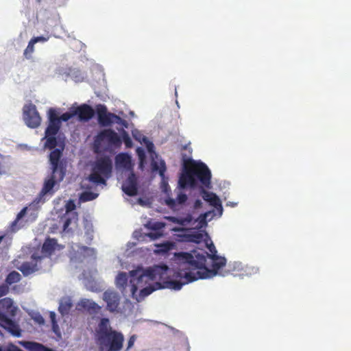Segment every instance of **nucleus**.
Instances as JSON below:
<instances>
[{"instance_id": "864d4df0", "label": "nucleus", "mask_w": 351, "mask_h": 351, "mask_svg": "<svg viewBox=\"0 0 351 351\" xmlns=\"http://www.w3.org/2000/svg\"><path fill=\"white\" fill-rule=\"evenodd\" d=\"M145 143H147V148L148 152H154V144L148 141V140Z\"/></svg>"}, {"instance_id": "13d9d810", "label": "nucleus", "mask_w": 351, "mask_h": 351, "mask_svg": "<svg viewBox=\"0 0 351 351\" xmlns=\"http://www.w3.org/2000/svg\"><path fill=\"white\" fill-rule=\"evenodd\" d=\"M208 213H205V214L204 215V217H206L207 216V215H208Z\"/></svg>"}, {"instance_id": "39448f33", "label": "nucleus", "mask_w": 351, "mask_h": 351, "mask_svg": "<svg viewBox=\"0 0 351 351\" xmlns=\"http://www.w3.org/2000/svg\"><path fill=\"white\" fill-rule=\"evenodd\" d=\"M161 270L167 271L168 267L163 265L162 267H156L154 268H149L146 270H143L141 268L132 270L130 271V287L131 293L134 297L138 290V285H141L143 282L147 283L149 281L156 280L161 276Z\"/></svg>"}, {"instance_id": "4be33fe9", "label": "nucleus", "mask_w": 351, "mask_h": 351, "mask_svg": "<svg viewBox=\"0 0 351 351\" xmlns=\"http://www.w3.org/2000/svg\"><path fill=\"white\" fill-rule=\"evenodd\" d=\"M187 200V196L183 193H179L176 199L167 198L166 204L171 208H174L177 204H182Z\"/></svg>"}, {"instance_id": "2eb2a0df", "label": "nucleus", "mask_w": 351, "mask_h": 351, "mask_svg": "<svg viewBox=\"0 0 351 351\" xmlns=\"http://www.w3.org/2000/svg\"><path fill=\"white\" fill-rule=\"evenodd\" d=\"M201 194L202 198L208 202L210 206L215 208L219 216H221L223 213V207L219 197L215 193L207 191L204 189H202Z\"/></svg>"}, {"instance_id": "09e8293b", "label": "nucleus", "mask_w": 351, "mask_h": 351, "mask_svg": "<svg viewBox=\"0 0 351 351\" xmlns=\"http://www.w3.org/2000/svg\"><path fill=\"white\" fill-rule=\"evenodd\" d=\"M136 152H137L138 156L139 157V160L141 161V163L142 164L143 162V161L145 160V152L141 148H138L136 149Z\"/></svg>"}, {"instance_id": "f8f14e48", "label": "nucleus", "mask_w": 351, "mask_h": 351, "mask_svg": "<svg viewBox=\"0 0 351 351\" xmlns=\"http://www.w3.org/2000/svg\"><path fill=\"white\" fill-rule=\"evenodd\" d=\"M103 300L107 304V310L112 313L117 311L120 303V297L117 292L111 290L106 291L103 294Z\"/></svg>"}, {"instance_id": "6e6552de", "label": "nucleus", "mask_w": 351, "mask_h": 351, "mask_svg": "<svg viewBox=\"0 0 351 351\" xmlns=\"http://www.w3.org/2000/svg\"><path fill=\"white\" fill-rule=\"evenodd\" d=\"M23 119L27 125L32 128H38L41 122V118L32 104H26L23 108Z\"/></svg>"}, {"instance_id": "052dcab7", "label": "nucleus", "mask_w": 351, "mask_h": 351, "mask_svg": "<svg viewBox=\"0 0 351 351\" xmlns=\"http://www.w3.org/2000/svg\"><path fill=\"white\" fill-rule=\"evenodd\" d=\"M230 205H232V206H234L235 205V204L230 203Z\"/></svg>"}, {"instance_id": "a878e982", "label": "nucleus", "mask_w": 351, "mask_h": 351, "mask_svg": "<svg viewBox=\"0 0 351 351\" xmlns=\"http://www.w3.org/2000/svg\"><path fill=\"white\" fill-rule=\"evenodd\" d=\"M152 170L154 171H158L160 176L163 178L167 167L165 161L161 160L160 165L157 162L153 161L152 163Z\"/></svg>"}, {"instance_id": "79ce46f5", "label": "nucleus", "mask_w": 351, "mask_h": 351, "mask_svg": "<svg viewBox=\"0 0 351 351\" xmlns=\"http://www.w3.org/2000/svg\"><path fill=\"white\" fill-rule=\"evenodd\" d=\"M49 121H60V119L58 117L57 112L53 108H50L48 112Z\"/></svg>"}, {"instance_id": "6ab92c4d", "label": "nucleus", "mask_w": 351, "mask_h": 351, "mask_svg": "<svg viewBox=\"0 0 351 351\" xmlns=\"http://www.w3.org/2000/svg\"><path fill=\"white\" fill-rule=\"evenodd\" d=\"M116 165L127 170L132 169L131 156L127 153H120L115 157Z\"/></svg>"}, {"instance_id": "dca6fc26", "label": "nucleus", "mask_w": 351, "mask_h": 351, "mask_svg": "<svg viewBox=\"0 0 351 351\" xmlns=\"http://www.w3.org/2000/svg\"><path fill=\"white\" fill-rule=\"evenodd\" d=\"M17 307L14 305V302L10 298H4L0 300V315L5 317H14Z\"/></svg>"}, {"instance_id": "c756f323", "label": "nucleus", "mask_w": 351, "mask_h": 351, "mask_svg": "<svg viewBox=\"0 0 351 351\" xmlns=\"http://www.w3.org/2000/svg\"><path fill=\"white\" fill-rule=\"evenodd\" d=\"M169 221L173 223L184 226L188 223H190L192 220V218L190 215H189L185 218H177L176 217H169Z\"/></svg>"}, {"instance_id": "4c0bfd02", "label": "nucleus", "mask_w": 351, "mask_h": 351, "mask_svg": "<svg viewBox=\"0 0 351 351\" xmlns=\"http://www.w3.org/2000/svg\"><path fill=\"white\" fill-rule=\"evenodd\" d=\"M206 246L210 252V254H208L207 252H204L202 254H204L206 256V261H207L208 258L217 256V251L215 248V246L213 243V242H210V243H206Z\"/></svg>"}, {"instance_id": "e433bc0d", "label": "nucleus", "mask_w": 351, "mask_h": 351, "mask_svg": "<svg viewBox=\"0 0 351 351\" xmlns=\"http://www.w3.org/2000/svg\"><path fill=\"white\" fill-rule=\"evenodd\" d=\"M8 170V165L5 156L0 154V175L5 174Z\"/></svg>"}, {"instance_id": "a211bd4d", "label": "nucleus", "mask_w": 351, "mask_h": 351, "mask_svg": "<svg viewBox=\"0 0 351 351\" xmlns=\"http://www.w3.org/2000/svg\"><path fill=\"white\" fill-rule=\"evenodd\" d=\"M97 139L99 141L106 140L110 144L115 146H120L121 144V138L111 129L104 130L100 132L97 135Z\"/></svg>"}, {"instance_id": "c9c22d12", "label": "nucleus", "mask_w": 351, "mask_h": 351, "mask_svg": "<svg viewBox=\"0 0 351 351\" xmlns=\"http://www.w3.org/2000/svg\"><path fill=\"white\" fill-rule=\"evenodd\" d=\"M34 45L35 44L30 40L23 53L25 58L30 59L32 58V55L34 51Z\"/></svg>"}, {"instance_id": "cd10ccee", "label": "nucleus", "mask_w": 351, "mask_h": 351, "mask_svg": "<svg viewBox=\"0 0 351 351\" xmlns=\"http://www.w3.org/2000/svg\"><path fill=\"white\" fill-rule=\"evenodd\" d=\"M72 306L73 304L69 300L61 301L58 310L62 315H66L69 313Z\"/></svg>"}, {"instance_id": "f257e3e1", "label": "nucleus", "mask_w": 351, "mask_h": 351, "mask_svg": "<svg viewBox=\"0 0 351 351\" xmlns=\"http://www.w3.org/2000/svg\"><path fill=\"white\" fill-rule=\"evenodd\" d=\"M176 256L179 265L173 274L175 279L169 280L166 283L168 288L177 291L189 282L215 276L226 262L225 258L217 255L208 258L209 263L206 256L197 251L193 253L180 252Z\"/></svg>"}, {"instance_id": "5fc2aeb1", "label": "nucleus", "mask_w": 351, "mask_h": 351, "mask_svg": "<svg viewBox=\"0 0 351 351\" xmlns=\"http://www.w3.org/2000/svg\"><path fill=\"white\" fill-rule=\"evenodd\" d=\"M202 205V202L199 199H197L195 202V207L198 208Z\"/></svg>"}, {"instance_id": "58836bf2", "label": "nucleus", "mask_w": 351, "mask_h": 351, "mask_svg": "<svg viewBox=\"0 0 351 351\" xmlns=\"http://www.w3.org/2000/svg\"><path fill=\"white\" fill-rule=\"evenodd\" d=\"M49 317L52 325V330L55 333L59 332V326L56 320V315L54 312L51 311L49 313Z\"/></svg>"}, {"instance_id": "423d86ee", "label": "nucleus", "mask_w": 351, "mask_h": 351, "mask_svg": "<svg viewBox=\"0 0 351 351\" xmlns=\"http://www.w3.org/2000/svg\"><path fill=\"white\" fill-rule=\"evenodd\" d=\"M112 162L109 156L98 158L93 167L88 180L95 184H106V179L111 176Z\"/></svg>"}, {"instance_id": "2f4dec72", "label": "nucleus", "mask_w": 351, "mask_h": 351, "mask_svg": "<svg viewBox=\"0 0 351 351\" xmlns=\"http://www.w3.org/2000/svg\"><path fill=\"white\" fill-rule=\"evenodd\" d=\"M119 132L121 133L123 141L125 143L126 147H131L132 146V141L128 133L123 128L119 130Z\"/></svg>"}, {"instance_id": "6e6d98bb", "label": "nucleus", "mask_w": 351, "mask_h": 351, "mask_svg": "<svg viewBox=\"0 0 351 351\" xmlns=\"http://www.w3.org/2000/svg\"><path fill=\"white\" fill-rule=\"evenodd\" d=\"M258 271V269L257 267H252V271H250V274H256Z\"/></svg>"}, {"instance_id": "aec40b11", "label": "nucleus", "mask_w": 351, "mask_h": 351, "mask_svg": "<svg viewBox=\"0 0 351 351\" xmlns=\"http://www.w3.org/2000/svg\"><path fill=\"white\" fill-rule=\"evenodd\" d=\"M79 306L86 310L90 315H95L99 313L101 306L96 302L88 299H84L79 303Z\"/></svg>"}, {"instance_id": "20e7f679", "label": "nucleus", "mask_w": 351, "mask_h": 351, "mask_svg": "<svg viewBox=\"0 0 351 351\" xmlns=\"http://www.w3.org/2000/svg\"><path fill=\"white\" fill-rule=\"evenodd\" d=\"M211 172L206 164L203 162L196 163L191 160L190 165L186 166V171L182 173L179 179V185L184 189L186 186L195 188L197 184V180L206 188L211 187Z\"/></svg>"}, {"instance_id": "393cba45", "label": "nucleus", "mask_w": 351, "mask_h": 351, "mask_svg": "<svg viewBox=\"0 0 351 351\" xmlns=\"http://www.w3.org/2000/svg\"><path fill=\"white\" fill-rule=\"evenodd\" d=\"M60 121H49L45 130V135H56L60 128Z\"/></svg>"}, {"instance_id": "8fccbe9b", "label": "nucleus", "mask_w": 351, "mask_h": 351, "mask_svg": "<svg viewBox=\"0 0 351 351\" xmlns=\"http://www.w3.org/2000/svg\"><path fill=\"white\" fill-rule=\"evenodd\" d=\"M147 236L152 240H156L162 236V234L159 232H149L147 234Z\"/></svg>"}, {"instance_id": "a19ab883", "label": "nucleus", "mask_w": 351, "mask_h": 351, "mask_svg": "<svg viewBox=\"0 0 351 351\" xmlns=\"http://www.w3.org/2000/svg\"><path fill=\"white\" fill-rule=\"evenodd\" d=\"M165 223H163V222H160V221H156V222H154V223H149L148 225H147V227L152 230H155V231H159L160 230H162L163 228H165Z\"/></svg>"}, {"instance_id": "c85d7f7f", "label": "nucleus", "mask_w": 351, "mask_h": 351, "mask_svg": "<svg viewBox=\"0 0 351 351\" xmlns=\"http://www.w3.org/2000/svg\"><path fill=\"white\" fill-rule=\"evenodd\" d=\"M204 234L200 232H195L188 235L189 241L195 243H199L204 239Z\"/></svg>"}, {"instance_id": "412c9836", "label": "nucleus", "mask_w": 351, "mask_h": 351, "mask_svg": "<svg viewBox=\"0 0 351 351\" xmlns=\"http://www.w3.org/2000/svg\"><path fill=\"white\" fill-rule=\"evenodd\" d=\"M19 343L29 351H53L51 349L47 348L43 344L36 342L19 341Z\"/></svg>"}, {"instance_id": "7c9ffc66", "label": "nucleus", "mask_w": 351, "mask_h": 351, "mask_svg": "<svg viewBox=\"0 0 351 351\" xmlns=\"http://www.w3.org/2000/svg\"><path fill=\"white\" fill-rule=\"evenodd\" d=\"M21 276L18 272L12 271L7 276L5 281L8 284L11 285L19 282Z\"/></svg>"}, {"instance_id": "b1692460", "label": "nucleus", "mask_w": 351, "mask_h": 351, "mask_svg": "<svg viewBox=\"0 0 351 351\" xmlns=\"http://www.w3.org/2000/svg\"><path fill=\"white\" fill-rule=\"evenodd\" d=\"M128 277L125 272H120L116 278V286L121 291H124L127 287Z\"/></svg>"}, {"instance_id": "ea45409f", "label": "nucleus", "mask_w": 351, "mask_h": 351, "mask_svg": "<svg viewBox=\"0 0 351 351\" xmlns=\"http://www.w3.org/2000/svg\"><path fill=\"white\" fill-rule=\"evenodd\" d=\"M75 113L74 107H72V108H71V109H70V111H69V112H64V113H63V114L60 117V121H69L70 119H71L72 117H75Z\"/></svg>"}, {"instance_id": "9d476101", "label": "nucleus", "mask_w": 351, "mask_h": 351, "mask_svg": "<svg viewBox=\"0 0 351 351\" xmlns=\"http://www.w3.org/2000/svg\"><path fill=\"white\" fill-rule=\"evenodd\" d=\"M99 123L102 126H110L114 123L115 114L108 112L107 108L104 104H98L96 106Z\"/></svg>"}, {"instance_id": "603ef678", "label": "nucleus", "mask_w": 351, "mask_h": 351, "mask_svg": "<svg viewBox=\"0 0 351 351\" xmlns=\"http://www.w3.org/2000/svg\"><path fill=\"white\" fill-rule=\"evenodd\" d=\"M135 341H136L135 335L131 336L128 341V348L127 349H130V348H132L134 346Z\"/></svg>"}, {"instance_id": "72a5a7b5", "label": "nucleus", "mask_w": 351, "mask_h": 351, "mask_svg": "<svg viewBox=\"0 0 351 351\" xmlns=\"http://www.w3.org/2000/svg\"><path fill=\"white\" fill-rule=\"evenodd\" d=\"M56 135H46L45 147L49 149H54L57 145Z\"/></svg>"}, {"instance_id": "0eeeda50", "label": "nucleus", "mask_w": 351, "mask_h": 351, "mask_svg": "<svg viewBox=\"0 0 351 351\" xmlns=\"http://www.w3.org/2000/svg\"><path fill=\"white\" fill-rule=\"evenodd\" d=\"M45 257L39 256L38 252H34L28 261L23 262L17 268L25 276H27L40 270H44L47 267Z\"/></svg>"}, {"instance_id": "a18cd8bd", "label": "nucleus", "mask_w": 351, "mask_h": 351, "mask_svg": "<svg viewBox=\"0 0 351 351\" xmlns=\"http://www.w3.org/2000/svg\"><path fill=\"white\" fill-rule=\"evenodd\" d=\"M9 287L7 285L3 284L0 285V298L8 294Z\"/></svg>"}, {"instance_id": "f704fd0d", "label": "nucleus", "mask_w": 351, "mask_h": 351, "mask_svg": "<svg viewBox=\"0 0 351 351\" xmlns=\"http://www.w3.org/2000/svg\"><path fill=\"white\" fill-rule=\"evenodd\" d=\"M98 196V194L90 192V191H85L82 193L80 196V199L82 202H88L95 199Z\"/></svg>"}, {"instance_id": "9b49d317", "label": "nucleus", "mask_w": 351, "mask_h": 351, "mask_svg": "<svg viewBox=\"0 0 351 351\" xmlns=\"http://www.w3.org/2000/svg\"><path fill=\"white\" fill-rule=\"evenodd\" d=\"M72 249L74 252L72 258L79 262H82L87 258H95V250L91 247L75 245V246L72 247Z\"/></svg>"}, {"instance_id": "de8ad7c7", "label": "nucleus", "mask_w": 351, "mask_h": 351, "mask_svg": "<svg viewBox=\"0 0 351 351\" xmlns=\"http://www.w3.org/2000/svg\"><path fill=\"white\" fill-rule=\"evenodd\" d=\"M4 351H23V350L13 343H9L7 346V347L5 348Z\"/></svg>"}, {"instance_id": "1a4fd4ad", "label": "nucleus", "mask_w": 351, "mask_h": 351, "mask_svg": "<svg viewBox=\"0 0 351 351\" xmlns=\"http://www.w3.org/2000/svg\"><path fill=\"white\" fill-rule=\"evenodd\" d=\"M63 248V246L59 245L56 239L47 238L41 247L39 256L45 257V263L48 265L51 261V256L56 252Z\"/></svg>"}, {"instance_id": "4d7b16f0", "label": "nucleus", "mask_w": 351, "mask_h": 351, "mask_svg": "<svg viewBox=\"0 0 351 351\" xmlns=\"http://www.w3.org/2000/svg\"><path fill=\"white\" fill-rule=\"evenodd\" d=\"M3 236H0V243H1V241H3Z\"/></svg>"}, {"instance_id": "49530a36", "label": "nucleus", "mask_w": 351, "mask_h": 351, "mask_svg": "<svg viewBox=\"0 0 351 351\" xmlns=\"http://www.w3.org/2000/svg\"><path fill=\"white\" fill-rule=\"evenodd\" d=\"M75 209V204L73 202V201H72V200L69 201L66 204V214H68L69 212L73 211Z\"/></svg>"}, {"instance_id": "bf43d9fd", "label": "nucleus", "mask_w": 351, "mask_h": 351, "mask_svg": "<svg viewBox=\"0 0 351 351\" xmlns=\"http://www.w3.org/2000/svg\"><path fill=\"white\" fill-rule=\"evenodd\" d=\"M230 205H232V206H234L235 205V204L230 203Z\"/></svg>"}, {"instance_id": "ddd939ff", "label": "nucleus", "mask_w": 351, "mask_h": 351, "mask_svg": "<svg viewBox=\"0 0 351 351\" xmlns=\"http://www.w3.org/2000/svg\"><path fill=\"white\" fill-rule=\"evenodd\" d=\"M122 190L128 196H135L138 192V180L135 173L132 171L122 185Z\"/></svg>"}, {"instance_id": "bb28decb", "label": "nucleus", "mask_w": 351, "mask_h": 351, "mask_svg": "<svg viewBox=\"0 0 351 351\" xmlns=\"http://www.w3.org/2000/svg\"><path fill=\"white\" fill-rule=\"evenodd\" d=\"M161 284L160 282H156L153 285H149L146 287L141 290V295L143 297L147 296L150 295L153 291L162 288Z\"/></svg>"}, {"instance_id": "3c124183", "label": "nucleus", "mask_w": 351, "mask_h": 351, "mask_svg": "<svg viewBox=\"0 0 351 351\" xmlns=\"http://www.w3.org/2000/svg\"><path fill=\"white\" fill-rule=\"evenodd\" d=\"M47 39H48L47 38H45L44 36H37V37H34L33 38L31 39V40L34 44H36L38 42H45L47 40Z\"/></svg>"}, {"instance_id": "680f3d73", "label": "nucleus", "mask_w": 351, "mask_h": 351, "mask_svg": "<svg viewBox=\"0 0 351 351\" xmlns=\"http://www.w3.org/2000/svg\"><path fill=\"white\" fill-rule=\"evenodd\" d=\"M38 1H40V0H38Z\"/></svg>"}, {"instance_id": "c03bdc74", "label": "nucleus", "mask_w": 351, "mask_h": 351, "mask_svg": "<svg viewBox=\"0 0 351 351\" xmlns=\"http://www.w3.org/2000/svg\"><path fill=\"white\" fill-rule=\"evenodd\" d=\"M114 123H116L119 125H121L123 126V128H128V123L125 119H123L119 116L115 114Z\"/></svg>"}, {"instance_id": "473e14b6", "label": "nucleus", "mask_w": 351, "mask_h": 351, "mask_svg": "<svg viewBox=\"0 0 351 351\" xmlns=\"http://www.w3.org/2000/svg\"><path fill=\"white\" fill-rule=\"evenodd\" d=\"M27 208L25 207L17 214V216H16L15 220L14 221H12V223L11 224V228L13 231H15L17 229L16 228L17 223H18L19 221L25 215V214L27 213Z\"/></svg>"}, {"instance_id": "f03ea898", "label": "nucleus", "mask_w": 351, "mask_h": 351, "mask_svg": "<svg viewBox=\"0 0 351 351\" xmlns=\"http://www.w3.org/2000/svg\"><path fill=\"white\" fill-rule=\"evenodd\" d=\"M62 157V149L56 148L50 152L49 162L51 173L44 182L40 195L53 194L54 193L53 187L64 180L66 173L67 165L65 159Z\"/></svg>"}, {"instance_id": "f3484780", "label": "nucleus", "mask_w": 351, "mask_h": 351, "mask_svg": "<svg viewBox=\"0 0 351 351\" xmlns=\"http://www.w3.org/2000/svg\"><path fill=\"white\" fill-rule=\"evenodd\" d=\"M75 116L81 121H88L91 119L95 115V110L93 108L86 104H83L79 106L74 108Z\"/></svg>"}, {"instance_id": "5701e85b", "label": "nucleus", "mask_w": 351, "mask_h": 351, "mask_svg": "<svg viewBox=\"0 0 351 351\" xmlns=\"http://www.w3.org/2000/svg\"><path fill=\"white\" fill-rule=\"evenodd\" d=\"M61 220L64 221L63 231L65 232H69L71 231L69 226L71 224V223L73 221L76 222L77 221V213L66 214L61 218Z\"/></svg>"}, {"instance_id": "7ed1b4c3", "label": "nucleus", "mask_w": 351, "mask_h": 351, "mask_svg": "<svg viewBox=\"0 0 351 351\" xmlns=\"http://www.w3.org/2000/svg\"><path fill=\"white\" fill-rule=\"evenodd\" d=\"M97 343L101 350L120 351L124 341L123 335L113 330L108 318H101L96 330Z\"/></svg>"}, {"instance_id": "37998d69", "label": "nucleus", "mask_w": 351, "mask_h": 351, "mask_svg": "<svg viewBox=\"0 0 351 351\" xmlns=\"http://www.w3.org/2000/svg\"><path fill=\"white\" fill-rule=\"evenodd\" d=\"M133 137L138 141L146 142L147 138L145 136L143 135L138 130H135L132 131Z\"/></svg>"}, {"instance_id": "4468645a", "label": "nucleus", "mask_w": 351, "mask_h": 351, "mask_svg": "<svg viewBox=\"0 0 351 351\" xmlns=\"http://www.w3.org/2000/svg\"><path fill=\"white\" fill-rule=\"evenodd\" d=\"M0 326L14 337H19L21 335V329L19 324L12 320L10 317L0 315Z\"/></svg>"}]
</instances>
